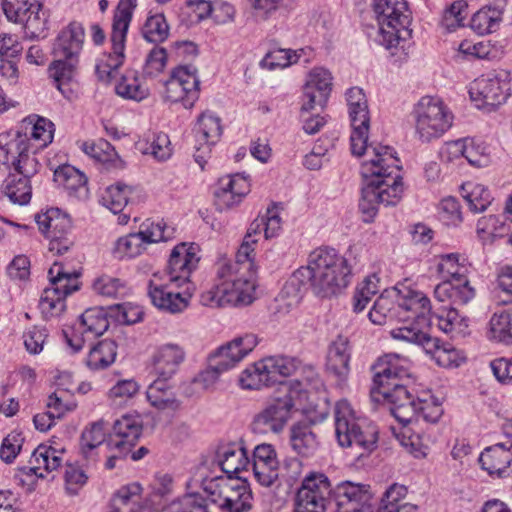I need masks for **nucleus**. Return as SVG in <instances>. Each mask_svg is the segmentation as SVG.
Masks as SVG:
<instances>
[{
  "label": "nucleus",
  "mask_w": 512,
  "mask_h": 512,
  "mask_svg": "<svg viewBox=\"0 0 512 512\" xmlns=\"http://www.w3.org/2000/svg\"><path fill=\"white\" fill-rule=\"evenodd\" d=\"M282 221L276 212L268 210L267 216L251 223L235 260L220 262L217 267V283L200 294L204 306L220 308L247 306L256 299L257 271L255 248L259 235L264 231L266 239L279 235Z\"/></svg>",
  "instance_id": "obj_1"
},
{
  "label": "nucleus",
  "mask_w": 512,
  "mask_h": 512,
  "mask_svg": "<svg viewBox=\"0 0 512 512\" xmlns=\"http://www.w3.org/2000/svg\"><path fill=\"white\" fill-rule=\"evenodd\" d=\"M369 159L361 164L365 184L361 190L359 210L365 223L374 221L378 205H396L403 194L401 161L391 146L377 144L368 151Z\"/></svg>",
  "instance_id": "obj_2"
},
{
  "label": "nucleus",
  "mask_w": 512,
  "mask_h": 512,
  "mask_svg": "<svg viewBox=\"0 0 512 512\" xmlns=\"http://www.w3.org/2000/svg\"><path fill=\"white\" fill-rule=\"evenodd\" d=\"M352 267L348 258L334 248L319 247L313 250L305 266L299 267L293 278L302 285H308L321 298L341 293L351 281Z\"/></svg>",
  "instance_id": "obj_3"
},
{
  "label": "nucleus",
  "mask_w": 512,
  "mask_h": 512,
  "mask_svg": "<svg viewBox=\"0 0 512 512\" xmlns=\"http://www.w3.org/2000/svg\"><path fill=\"white\" fill-rule=\"evenodd\" d=\"M14 169L4 184V193L11 202L29 203L32 196L30 179L38 172L39 162L30 154L26 136L0 134V170Z\"/></svg>",
  "instance_id": "obj_4"
},
{
  "label": "nucleus",
  "mask_w": 512,
  "mask_h": 512,
  "mask_svg": "<svg viewBox=\"0 0 512 512\" xmlns=\"http://www.w3.org/2000/svg\"><path fill=\"white\" fill-rule=\"evenodd\" d=\"M374 369V384L378 393L390 404L393 417L407 419L412 415L409 390L405 381L410 377L411 361L395 353L379 357Z\"/></svg>",
  "instance_id": "obj_5"
},
{
  "label": "nucleus",
  "mask_w": 512,
  "mask_h": 512,
  "mask_svg": "<svg viewBox=\"0 0 512 512\" xmlns=\"http://www.w3.org/2000/svg\"><path fill=\"white\" fill-rule=\"evenodd\" d=\"M370 7L378 27L368 36L376 44L391 50L411 36L412 17L406 0H372Z\"/></svg>",
  "instance_id": "obj_6"
},
{
  "label": "nucleus",
  "mask_w": 512,
  "mask_h": 512,
  "mask_svg": "<svg viewBox=\"0 0 512 512\" xmlns=\"http://www.w3.org/2000/svg\"><path fill=\"white\" fill-rule=\"evenodd\" d=\"M469 263L459 253L442 254L438 257L437 272L443 279L434 288L439 302L450 301L453 305H465L475 297V289L468 279Z\"/></svg>",
  "instance_id": "obj_7"
},
{
  "label": "nucleus",
  "mask_w": 512,
  "mask_h": 512,
  "mask_svg": "<svg viewBox=\"0 0 512 512\" xmlns=\"http://www.w3.org/2000/svg\"><path fill=\"white\" fill-rule=\"evenodd\" d=\"M334 425L337 441L341 447H356L364 453L376 449L379 431L375 424L357 417L347 400L336 403Z\"/></svg>",
  "instance_id": "obj_8"
},
{
  "label": "nucleus",
  "mask_w": 512,
  "mask_h": 512,
  "mask_svg": "<svg viewBox=\"0 0 512 512\" xmlns=\"http://www.w3.org/2000/svg\"><path fill=\"white\" fill-rule=\"evenodd\" d=\"M136 7L137 0H119L118 2L112 23V52L99 57L95 65V73L102 82L109 83L124 62L127 32Z\"/></svg>",
  "instance_id": "obj_9"
},
{
  "label": "nucleus",
  "mask_w": 512,
  "mask_h": 512,
  "mask_svg": "<svg viewBox=\"0 0 512 512\" xmlns=\"http://www.w3.org/2000/svg\"><path fill=\"white\" fill-rule=\"evenodd\" d=\"M415 136L422 143L442 137L453 124V114L437 97L424 96L413 109Z\"/></svg>",
  "instance_id": "obj_10"
},
{
  "label": "nucleus",
  "mask_w": 512,
  "mask_h": 512,
  "mask_svg": "<svg viewBox=\"0 0 512 512\" xmlns=\"http://www.w3.org/2000/svg\"><path fill=\"white\" fill-rule=\"evenodd\" d=\"M211 501L228 512H247L252 508V492L241 477H215L205 484Z\"/></svg>",
  "instance_id": "obj_11"
},
{
  "label": "nucleus",
  "mask_w": 512,
  "mask_h": 512,
  "mask_svg": "<svg viewBox=\"0 0 512 512\" xmlns=\"http://www.w3.org/2000/svg\"><path fill=\"white\" fill-rule=\"evenodd\" d=\"M1 6L7 20L20 24L27 37L45 36L50 15L43 0H2Z\"/></svg>",
  "instance_id": "obj_12"
},
{
  "label": "nucleus",
  "mask_w": 512,
  "mask_h": 512,
  "mask_svg": "<svg viewBox=\"0 0 512 512\" xmlns=\"http://www.w3.org/2000/svg\"><path fill=\"white\" fill-rule=\"evenodd\" d=\"M345 99L352 128L351 152L356 156L368 155V151L376 145H368L370 112L367 97L362 88L351 87L345 92Z\"/></svg>",
  "instance_id": "obj_13"
},
{
  "label": "nucleus",
  "mask_w": 512,
  "mask_h": 512,
  "mask_svg": "<svg viewBox=\"0 0 512 512\" xmlns=\"http://www.w3.org/2000/svg\"><path fill=\"white\" fill-rule=\"evenodd\" d=\"M164 100L191 109L200 97V78L193 65L174 67L164 84Z\"/></svg>",
  "instance_id": "obj_14"
},
{
  "label": "nucleus",
  "mask_w": 512,
  "mask_h": 512,
  "mask_svg": "<svg viewBox=\"0 0 512 512\" xmlns=\"http://www.w3.org/2000/svg\"><path fill=\"white\" fill-rule=\"evenodd\" d=\"M334 491L326 474L310 471L296 491L294 508L296 512H325L329 500L334 501Z\"/></svg>",
  "instance_id": "obj_15"
},
{
  "label": "nucleus",
  "mask_w": 512,
  "mask_h": 512,
  "mask_svg": "<svg viewBox=\"0 0 512 512\" xmlns=\"http://www.w3.org/2000/svg\"><path fill=\"white\" fill-rule=\"evenodd\" d=\"M510 81L507 71H493L476 78L469 88V95L478 108L495 109L509 97Z\"/></svg>",
  "instance_id": "obj_16"
},
{
  "label": "nucleus",
  "mask_w": 512,
  "mask_h": 512,
  "mask_svg": "<svg viewBox=\"0 0 512 512\" xmlns=\"http://www.w3.org/2000/svg\"><path fill=\"white\" fill-rule=\"evenodd\" d=\"M62 455L63 450L43 444L39 445L31 455L30 466L19 468L14 475V482L26 491L33 490L37 478H44L45 473L57 470L61 466Z\"/></svg>",
  "instance_id": "obj_17"
},
{
  "label": "nucleus",
  "mask_w": 512,
  "mask_h": 512,
  "mask_svg": "<svg viewBox=\"0 0 512 512\" xmlns=\"http://www.w3.org/2000/svg\"><path fill=\"white\" fill-rule=\"evenodd\" d=\"M294 406L290 395L273 399L254 415L252 431L261 435L282 433L292 416Z\"/></svg>",
  "instance_id": "obj_18"
},
{
  "label": "nucleus",
  "mask_w": 512,
  "mask_h": 512,
  "mask_svg": "<svg viewBox=\"0 0 512 512\" xmlns=\"http://www.w3.org/2000/svg\"><path fill=\"white\" fill-rule=\"evenodd\" d=\"M39 230L49 240V251L62 255L73 241L70 237L71 219L58 208H50L35 217Z\"/></svg>",
  "instance_id": "obj_19"
},
{
  "label": "nucleus",
  "mask_w": 512,
  "mask_h": 512,
  "mask_svg": "<svg viewBox=\"0 0 512 512\" xmlns=\"http://www.w3.org/2000/svg\"><path fill=\"white\" fill-rule=\"evenodd\" d=\"M109 327L106 311L102 307L86 309L79 317L71 335L65 333L66 342L73 352H79L87 341L104 334Z\"/></svg>",
  "instance_id": "obj_20"
},
{
  "label": "nucleus",
  "mask_w": 512,
  "mask_h": 512,
  "mask_svg": "<svg viewBox=\"0 0 512 512\" xmlns=\"http://www.w3.org/2000/svg\"><path fill=\"white\" fill-rule=\"evenodd\" d=\"M183 284L154 273L148 282V295L152 304L169 313L183 311L188 306V299L179 291Z\"/></svg>",
  "instance_id": "obj_21"
},
{
  "label": "nucleus",
  "mask_w": 512,
  "mask_h": 512,
  "mask_svg": "<svg viewBox=\"0 0 512 512\" xmlns=\"http://www.w3.org/2000/svg\"><path fill=\"white\" fill-rule=\"evenodd\" d=\"M393 293L398 302L401 322L417 320L427 323L431 315L432 305L428 296L406 283H399Z\"/></svg>",
  "instance_id": "obj_22"
},
{
  "label": "nucleus",
  "mask_w": 512,
  "mask_h": 512,
  "mask_svg": "<svg viewBox=\"0 0 512 512\" xmlns=\"http://www.w3.org/2000/svg\"><path fill=\"white\" fill-rule=\"evenodd\" d=\"M332 74L323 67H314L307 75L303 86L301 111L310 112L323 107L332 91Z\"/></svg>",
  "instance_id": "obj_23"
},
{
  "label": "nucleus",
  "mask_w": 512,
  "mask_h": 512,
  "mask_svg": "<svg viewBox=\"0 0 512 512\" xmlns=\"http://www.w3.org/2000/svg\"><path fill=\"white\" fill-rule=\"evenodd\" d=\"M143 430V421L139 414H125L113 424V433L108 446L122 455H127L137 443Z\"/></svg>",
  "instance_id": "obj_24"
},
{
  "label": "nucleus",
  "mask_w": 512,
  "mask_h": 512,
  "mask_svg": "<svg viewBox=\"0 0 512 512\" xmlns=\"http://www.w3.org/2000/svg\"><path fill=\"white\" fill-rule=\"evenodd\" d=\"M369 485L342 482L335 487L334 502L338 512H373Z\"/></svg>",
  "instance_id": "obj_25"
},
{
  "label": "nucleus",
  "mask_w": 512,
  "mask_h": 512,
  "mask_svg": "<svg viewBox=\"0 0 512 512\" xmlns=\"http://www.w3.org/2000/svg\"><path fill=\"white\" fill-rule=\"evenodd\" d=\"M198 246L194 243H180L171 251L167 271L163 274L169 280L186 283L200 258L197 256Z\"/></svg>",
  "instance_id": "obj_26"
},
{
  "label": "nucleus",
  "mask_w": 512,
  "mask_h": 512,
  "mask_svg": "<svg viewBox=\"0 0 512 512\" xmlns=\"http://www.w3.org/2000/svg\"><path fill=\"white\" fill-rule=\"evenodd\" d=\"M85 42V29L81 22L71 21L64 26L52 46L53 57L79 61Z\"/></svg>",
  "instance_id": "obj_27"
},
{
  "label": "nucleus",
  "mask_w": 512,
  "mask_h": 512,
  "mask_svg": "<svg viewBox=\"0 0 512 512\" xmlns=\"http://www.w3.org/2000/svg\"><path fill=\"white\" fill-rule=\"evenodd\" d=\"M485 448L480 456L479 463L490 476L507 477L512 474V446L511 438Z\"/></svg>",
  "instance_id": "obj_28"
},
{
  "label": "nucleus",
  "mask_w": 512,
  "mask_h": 512,
  "mask_svg": "<svg viewBox=\"0 0 512 512\" xmlns=\"http://www.w3.org/2000/svg\"><path fill=\"white\" fill-rule=\"evenodd\" d=\"M351 347L347 337L342 335L329 345L326 356L325 368L326 372L333 377L338 385L347 382L351 367Z\"/></svg>",
  "instance_id": "obj_29"
},
{
  "label": "nucleus",
  "mask_w": 512,
  "mask_h": 512,
  "mask_svg": "<svg viewBox=\"0 0 512 512\" xmlns=\"http://www.w3.org/2000/svg\"><path fill=\"white\" fill-rule=\"evenodd\" d=\"M24 133L5 132L4 134H14L26 136L29 141L30 154L35 156L38 149L47 147L53 140L55 127L52 121L38 115H30L22 122Z\"/></svg>",
  "instance_id": "obj_30"
},
{
  "label": "nucleus",
  "mask_w": 512,
  "mask_h": 512,
  "mask_svg": "<svg viewBox=\"0 0 512 512\" xmlns=\"http://www.w3.org/2000/svg\"><path fill=\"white\" fill-rule=\"evenodd\" d=\"M408 402L413 410L412 415L407 419L394 417L400 424H410L415 417H422L428 423H437L444 412L442 403L431 390H422L416 397L409 392Z\"/></svg>",
  "instance_id": "obj_31"
},
{
  "label": "nucleus",
  "mask_w": 512,
  "mask_h": 512,
  "mask_svg": "<svg viewBox=\"0 0 512 512\" xmlns=\"http://www.w3.org/2000/svg\"><path fill=\"white\" fill-rule=\"evenodd\" d=\"M250 192V182L242 174L223 177L220 187L215 192L216 204L219 209H229L238 205Z\"/></svg>",
  "instance_id": "obj_32"
},
{
  "label": "nucleus",
  "mask_w": 512,
  "mask_h": 512,
  "mask_svg": "<svg viewBox=\"0 0 512 512\" xmlns=\"http://www.w3.org/2000/svg\"><path fill=\"white\" fill-rule=\"evenodd\" d=\"M185 360V352L176 344H166L153 355V368L159 378L171 379Z\"/></svg>",
  "instance_id": "obj_33"
},
{
  "label": "nucleus",
  "mask_w": 512,
  "mask_h": 512,
  "mask_svg": "<svg viewBox=\"0 0 512 512\" xmlns=\"http://www.w3.org/2000/svg\"><path fill=\"white\" fill-rule=\"evenodd\" d=\"M424 343V352L429 355L438 366L455 368L459 367L466 360L464 353L455 348L452 343L443 342L438 338L432 337Z\"/></svg>",
  "instance_id": "obj_34"
},
{
  "label": "nucleus",
  "mask_w": 512,
  "mask_h": 512,
  "mask_svg": "<svg viewBox=\"0 0 512 512\" xmlns=\"http://www.w3.org/2000/svg\"><path fill=\"white\" fill-rule=\"evenodd\" d=\"M272 372L266 363L265 357L249 364L239 375L238 384L241 389L259 391L275 385Z\"/></svg>",
  "instance_id": "obj_35"
},
{
  "label": "nucleus",
  "mask_w": 512,
  "mask_h": 512,
  "mask_svg": "<svg viewBox=\"0 0 512 512\" xmlns=\"http://www.w3.org/2000/svg\"><path fill=\"white\" fill-rule=\"evenodd\" d=\"M507 0H493V4L485 5L471 18V28L479 35H486L497 30Z\"/></svg>",
  "instance_id": "obj_36"
},
{
  "label": "nucleus",
  "mask_w": 512,
  "mask_h": 512,
  "mask_svg": "<svg viewBox=\"0 0 512 512\" xmlns=\"http://www.w3.org/2000/svg\"><path fill=\"white\" fill-rule=\"evenodd\" d=\"M289 441L293 451L305 458L313 456L319 447L318 437L311 424L303 421L291 426Z\"/></svg>",
  "instance_id": "obj_37"
},
{
  "label": "nucleus",
  "mask_w": 512,
  "mask_h": 512,
  "mask_svg": "<svg viewBox=\"0 0 512 512\" xmlns=\"http://www.w3.org/2000/svg\"><path fill=\"white\" fill-rule=\"evenodd\" d=\"M168 380L157 377L148 386L146 399L157 410L175 412L180 408V401L177 399Z\"/></svg>",
  "instance_id": "obj_38"
},
{
  "label": "nucleus",
  "mask_w": 512,
  "mask_h": 512,
  "mask_svg": "<svg viewBox=\"0 0 512 512\" xmlns=\"http://www.w3.org/2000/svg\"><path fill=\"white\" fill-rule=\"evenodd\" d=\"M259 341L256 334L245 333L218 348V357L224 358L228 366L233 368L255 349Z\"/></svg>",
  "instance_id": "obj_39"
},
{
  "label": "nucleus",
  "mask_w": 512,
  "mask_h": 512,
  "mask_svg": "<svg viewBox=\"0 0 512 512\" xmlns=\"http://www.w3.org/2000/svg\"><path fill=\"white\" fill-rule=\"evenodd\" d=\"M216 458L226 477H239L238 474L245 470L250 463L247 451L236 444L220 447Z\"/></svg>",
  "instance_id": "obj_40"
},
{
  "label": "nucleus",
  "mask_w": 512,
  "mask_h": 512,
  "mask_svg": "<svg viewBox=\"0 0 512 512\" xmlns=\"http://www.w3.org/2000/svg\"><path fill=\"white\" fill-rule=\"evenodd\" d=\"M79 276L77 271H69L62 263L54 262L48 270L49 286L46 288L66 298L79 289Z\"/></svg>",
  "instance_id": "obj_41"
},
{
  "label": "nucleus",
  "mask_w": 512,
  "mask_h": 512,
  "mask_svg": "<svg viewBox=\"0 0 512 512\" xmlns=\"http://www.w3.org/2000/svg\"><path fill=\"white\" fill-rule=\"evenodd\" d=\"M392 432L400 445L414 458H425L429 453L430 439L427 435L415 431L409 424H402L397 430L392 427Z\"/></svg>",
  "instance_id": "obj_42"
},
{
  "label": "nucleus",
  "mask_w": 512,
  "mask_h": 512,
  "mask_svg": "<svg viewBox=\"0 0 512 512\" xmlns=\"http://www.w3.org/2000/svg\"><path fill=\"white\" fill-rule=\"evenodd\" d=\"M132 188L128 185L117 183L106 188L101 197V203L108 208L112 213L119 214L118 223L126 225L130 219V215L124 213Z\"/></svg>",
  "instance_id": "obj_43"
},
{
  "label": "nucleus",
  "mask_w": 512,
  "mask_h": 512,
  "mask_svg": "<svg viewBox=\"0 0 512 512\" xmlns=\"http://www.w3.org/2000/svg\"><path fill=\"white\" fill-rule=\"evenodd\" d=\"M81 150L90 158L104 164L108 169H122L124 162L118 156L115 148L105 139L85 141Z\"/></svg>",
  "instance_id": "obj_44"
},
{
  "label": "nucleus",
  "mask_w": 512,
  "mask_h": 512,
  "mask_svg": "<svg viewBox=\"0 0 512 512\" xmlns=\"http://www.w3.org/2000/svg\"><path fill=\"white\" fill-rule=\"evenodd\" d=\"M368 317L376 325H384L392 321L401 322L402 315L399 312L395 294L393 292L382 293L374 302Z\"/></svg>",
  "instance_id": "obj_45"
},
{
  "label": "nucleus",
  "mask_w": 512,
  "mask_h": 512,
  "mask_svg": "<svg viewBox=\"0 0 512 512\" xmlns=\"http://www.w3.org/2000/svg\"><path fill=\"white\" fill-rule=\"evenodd\" d=\"M79 61L54 57L48 67L49 77L53 80L54 86L65 96L71 91L70 84L73 81Z\"/></svg>",
  "instance_id": "obj_46"
},
{
  "label": "nucleus",
  "mask_w": 512,
  "mask_h": 512,
  "mask_svg": "<svg viewBox=\"0 0 512 512\" xmlns=\"http://www.w3.org/2000/svg\"><path fill=\"white\" fill-rule=\"evenodd\" d=\"M117 356V344L110 339H103L93 344L85 359L86 366L93 371L111 366Z\"/></svg>",
  "instance_id": "obj_47"
},
{
  "label": "nucleus",
  "mask_w": 512,
  "mask_h": 512,
  "mask_svg": "<svg viewBox=\"0 0 512 512\" xmlns=\"http://www.w3.org/2000/svg\"><path fill=\"white\" fill-rule=\"evenodd\" d=\"M115 93L123 99L140 102L146 99L149 88L135 70H127L115 84Z\"/></svg>",
  "instance_id": "obj_48"
},
{
  "label": "nucleus",
  "mask_w": 512,
  "mask_h": 512,
  "mask_svg": "<svg viewBox=\"0 0 512 512\" xmlns=\"http://www.w3.org/2000/svg\"><path fill=\"white\" fill-rule=\"evenodd\" d=\"M54 180L62 186L71 196L80 197L87 192V178L84 173L71 165L58 167L54 172Z\"/></svg>",
  "instance_id": "obj_49"
},
{
  "label": "nucleus",
  "mask_w": 512,
  "mask_h": 512,
  "mask_svg": "<svg viewBox=\"0 0 512 512\" xmlns=\"http://www.w3.org/2000/svg\"><path fill=\"white\" fill-rule=\"evenodd\" d=\"M221 119L210 111L203 112L197 122V142H206L215 145L222 136Z\"/></svg>",
  "instance_id": "obj_50"
},
{
  "label": "nucleus",
  "mask_w": 512,
  "mask_h": 512,
  "mask_svg": "<svg viewBox=\"0 0 512 512\" xmlns=\"http://www.w3.org/2000/svg\"><path fill=\"white\" fill-rule=\"evenodd\" d=\"M146 245L166 242L174 237V227L168 225L163 219L148 218L139 227Z\"/></svg>",
  "instance_id": "obj_51"
},
{
  "label": "nucleus",
  "mask_w": 512,
  "mask_h": 512,
  "mask_svg": "<svg viewBox=\"0 0 512 512\" xmlns=\"http://www.w3.org/2000/svg\"><path fill=\"white\" fill-rule=\"evenodd\" d=\"M147 245L138 231L129 233L117 239L113 248V255L117 259H132L141 255Z\"/></svg>",
  "instance_id": "obj_52"
},
{
  "label": "nucleus",
  "mask_w": 512,
  "mask_h": 512,
  "mask_svg": "<svg viewBox=\"0 0 512 512\" xmlns=\"http://www.w3.org/2000/svg\"><path fill=\"white\" fill-rule=\"evenodd\" d=\"M489 337L505 344L512 343V308L495 312L489 322Z\"/></svg>",
  "instance_id": "obj_53"
},
{
  "label": "nucleus",
  "mask_w": 512,
  "mask_h": 512,
  "mask_svg": "<svg viewBox=\"0 0 512 512\" xmlns=\"http://www.w3.org/2000/svg\"><path fill=\"white\" fill-rule=\"evenodd\" d=\"M143 487L139 482H131L121 486L112 496V502L131 508L137 512H142L143 504Z\"/></svg>",
  "instance_id": "obj_54"
},
{
  "label": "nucleus",
  "mask_w": 512,
  "mask_h": 512,
  "mask_svg": "<svg viewBox=\"0 0 512 512\" xmlns=\"http://www.w3.org/2000/svg\"><path fill=\"white\" fill-rule=\"evenodd\" d=\"M303 52V49L293 50L278 48L268 52L260 61V66L263 69H267L270 71L278 68L283 69L293 64H296L299 61Z\"/></svg>",
  "instance_id": "obj_55"
},
{
  "label": "nucleus",
  "mask_w": 512,
  "mask_h": 512,
  "mask_svg": "<svg viewBox=\"0 0 512 512\" xmlns=\"http://www.w3.org/2000/svg\"><path fill=\"white\" fill-rule=\"evenodd\" d=\"M427 322L431 325H436L446 334H453L457 331H461L463 318L459 315L456 308L449 306L443 307L437 312L431 311Z\"/></svg>",
  "instance_id": "obj_56"
},
{
  "label": "nucleus",
  "mask_w": 512,
  "mask_h": 512,
  "mask_svg": "<svg viewBox=\"0 0 512 512\" xmlns=\"http://www.w3.org/2000/svg\"><path fill=\"white\" fill-rule=\"evenodd\" d=\"M421 321L410 320L409 322H401L402 324L390 330L392 339L409 344H416L424 349V342L430 339L427 333L423 332L419 327Z\"/></svg>",
  "instance_id": "obj_57"
},
{
  "label": "nucleus",
  "mask_w": 512,
  "mask_h": 512,
  "mask_svg": "<svg viewBox=\"0 0 512 512\" xmlns=\"http://www.w3.org/2000/svg\"><path fill=\"white\" fill-rule=\"evenodd\" d=\"M463 197L471 211L483 212L491 204L490 191L482 184L467 182L462 185Z\"/></svg>",
  "instance_id": "obj_58"
},
{
  "label": "nucleus",
  "mask_w": 512,
  "mask_h": 512,
  "mask_svg": "<svg viewBox=\"0 0 512 512\" xmlns=\"http://www.w3.org/2000/svg\"><path fill=\"white\" fill-rule=\"evenodd\" d=\"M169 31V25L162 13L147 17L141 30L143 38L154 44L164 42L169 36Z\"/></svg>",
  "instance_id": "obj_59"
},
{
  "label": "nucleus",
  "mask_w": 512,
  "mask_h": 512,
  "mask_svg": "<svg viewBox=\"0 0 512 512\" xmlns=\"http://www.w3.org/2000/svg\"><path fill=\"white\" fill-rule=\"evenodd\" d=\"M266 363L272 372V379L275 384L279 382L278 377H290L296 373L301 366V361L296 357L285 355H273L265 357Z\"/></svg>",
  "instance_id": "obj_60"
},
{
  "label": "nucleus",
  "mask_w": 512,
  "mask_h": 512,
  "mask_svg": "<svg viewBox=\"0 0 512 512\" xmlns=\"http://www.w3.org/2000/svg\"><path fill=\"white\" fill-rule=\"evenodd\" d=\"M109 423L104 419L97 420L87 426L81 435V448L87 454L102 445L106 438Z\"/></svg>",
  "instance_id": "obj_61"
},
{
  "label": "nucleus",
  "mask_w": 512,
  "mask_h": 512,
  "mask_svg": "<svg viewBox=\"0 0 512 512\" xmlns=\"http://www.w3.org/2000/svg\"><path fill=\"white\" fill-rule=\"evenodd\" d=\"M39 309L46 320L59 317L66 309V298L45 288L39 301Z\"/></svg>",
  "instance_id": "obj_62"
},
{
  "label": "nucleus",
  "mask_w": 512,
  "mask_h": 512,
  "mask_svg": "<svg viewBox=\"0 0 512 512\" xmlns=\"http://www.w3.org/2000/svg\"><path fill=\"white\" fill-rule=\"evenodd\" d=\"M407 492L405 485L393 483L383 493L379 508L381 511L397 512L402 505L409 504L405 502Z\"/></svg>",
  "instance_id": "obj_63"
},
{
  "label": "nucleus",
  "mask_w": 512,
  "mask_h": 512,
  "mask_svg": "<svg viewBox=\"0 0 512 512\" xmlns=\"http://www.w3.org/2000/svg\"><path fill=\"white\" fill-rule=\"evenodd\" d=\"M468 5L464 0L454 1L443 13L441 25L448 31L453 32L464 26L467 17Z\"/></svg>",
  "instance_id": "obj_64"
}]
</instances>
